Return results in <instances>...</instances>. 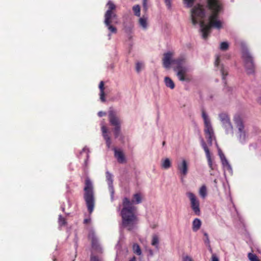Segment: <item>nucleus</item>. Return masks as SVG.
Listing matches in <instances>:
<instances>
[{
    "label": "nucleus",
    "mask_w": 261,
    "mask_h": 261,
    "mask_svg": "<svg viewBox=\"0 0 261 261\" xmlns=\"http://www.w3.org/2000/svg\"><path fill=\"white\" fill-rule=\"evenodd\" d=\"M204 236L206 237V240H207V242H209V239H208V236L207 233H206V232H205V233H204Z\"/></svg>",
    "instance_id": "obj_44"
},
{
    "label": "nucleus",
    "mask_w": 261,
    "mask_h": 261,
    "mask_svg": "<svg viewBox=\"0 0 261 261\" xmlns=\"http://www.w3.org/2000/svg\"><path fill=\"white\" fill-rule=\"evenodd\" d=\"M147 18L144 16H143L139 19V25L144 29H146L147 27Z\"/></svg>",
    "instance_id": "obj_22"
},
{
    "label": "nucleus",
    "mask_w": 261,
    "mask_h": 261,
    "mask_svg": "<svg viewBox=\"0 0 261 261\" xmlns=\"http://www.w3.org/2000/svg\"><path fill=\"white\" fill-rule=\"evenodd\" d=\"M187 195L190 199L191 207L194 213V214L196 216H200L201 211L199 200L193 193L188 192Z\"/></svg>",
    "instance_id": "obj_9"
},
{
    "label": "nucleus",
    "mask_w": 261,
    "mask_h": 261,
    "mask_svg": "<svg viewBox=\"0 0 261 261\" xmlns=\"http://www.w3.org/2000/svg\"><path fill=\"white\" fill-rule=\"evenodd\" d=\"M84 191V198L86 202L88 211L89 214H91L94 210L95 199L93 186L89 177H87L85 179Z\"/></svg>",
    "instance_id": "obj_4"
},
{
    "label": "nucleus",
    "mask_w": 261,
    "mask_h": 261,
    "mask_svg": "<svg viewBox=\"0 0 261 261\" xmlns=\"http://www.w3.org/2000/svg\"><path fill=\"white\" fill-rule=\"evenodd\" d=\"M133 10L134 11L135 15L138 17L140 16V7L139 5H136L133 6Z\"/></svg>",
    "instance_id": "obj_26"
},
{
    "label": "nucleus",
    "mask_w": 261,
    "mask_h": 261,
    "mask_svg": "<svg viewBox=\"0 0 261 261\" xmlns=\"http://www.w3.org/2000/svg\"><path fill=\"white\" fill-rule=\"evenodd\" d=\"M219 118L222 123L224 127L226 129H232V125L230 122V118L226 113H221L219 114Z\"/></svg>",
    "instance_id": "obj_11"
},
{
    "label": "nucleus",
    "mask_w": 261,
    "mask_h": 261,
    "mask_svg": "<svg viewBox=\"0 0 261 261\" xmlns=\"http://www.w3.org/2000/svg\"><path fill=\"white\" fill-rule=\"evenodd\" d=\"M109 120L111 125L114 127V135L115 138H117L121 133V124L120 119L117 116L115 111L110 110L108 114Z\"/></svg>",
    "instance_id": "obj_7"
},
{
    "label": "nucleus",
    "mask_w": 261,
    "mask_h": 261,
    "mask_svg": "<svg viewBox=\"0 0 261 261\" xmlns=\"http://www.w3.org/2000/svg\"><path fill=\"white\" fill-rule=\"evenodd\" d=\"M182 260L183 261H194L193 258L188 255H186V256L183 257Z\"/></svg>",
    "instance_id": "obj_37"
},
{
    "label": "nucleus",
    "mask_w": 261,
    "mask_h": 261,
    "mask_svg": "<svg viewBox=\"0 0 261 261\" xmlns=\"http://www.w3.org/2000/svg\"><path fill=\"white\" fill-rule=\"evenodd\" d=\"M186 59L181 56L172 60V64L174 66V70L177 71L176 75L180 81L190 82L192 80L191 75L188 74V68L185 66Z\"/></svg>",
    "instance_id": "obj_3"
},
{
    "label": "nucleus",
    "mask_w": 261,
    "mask_h": 261,
    "mask_svg": "<svg viewBox=\"0 0 261 261\" xmlns=\"http://www.w3.org/2000/svg\"><path fill=\"white\" fill-rule=\"evenodd\" d=\"M88 238L91 241L92 248L97 252H101V249L98 243V240L94 232H91L89 234Z\"/></svg>",
    "instance_id": "obj_12"
},
{
    "label": "nucleus",
    "mask_w": 261,
    "mask_h": 261,
    "mask_svg": "<svg viewBox=\"0 0 261 261\" xmlns=\"http://www.w3.org/2000/svg\"><path fill=\"white\" fill-rule=\"evenodd\" d=\"M90 261H102V260L98 256L91 254Z\"/></svg>",
    "instance_id": "obj_32"
},
{
    "label": "nucleus",
    "mask_w": 261,
    "mask_h": 261,
    "mask_svg": "<svg viewBox=\"0 0 261 261\" xmlns=\"http://www.w3.org/2000/svg\"><path fill=\"white\" fill-rule=\"evenodd\" d=\"M172 56L173 54L171 52H168L164 54L163 64L165 68H169L171 64H172V60H173L172 59Z\"/></svg>",
    "instance_id": "obj_14"
},
{
    "label": "nucleus",
    "mask_w": 261,
    "mask_h": 261,
    "mask_svg": "<svg viewBox=\"0 0 261 261\" xmlns=\"http://www.w3.org/2000/svg\"><path fill=\"white\" fill-rule=\"evenodd\" d=\"M248 257L250 261H260L257 255L252 253L248 254Z\"/></svg>",
    "instance_id": "obj_28"
},
{
    "label": "nucleus",
    "mask_w": 261,
    "mask_h": 261,
    "mask_svg": "<svg viewBox=\"0 0 261 261\" xmlns=\"http://www.w3.org/2000/svg\"><path fill=\"white\" fill-rule=\"evenodd\" d=\"M142 202V196L140 193H136L133 195L130 201L128 198L125 197L122 200V208L120 215L122 218V227L128 231L135 229L137 225L139 219L137 215V207L134 204H139Z\"/></svg>",
    "instance_id": "obj_2"
},
{
    "label": "nucleus",
    "mask_w": 261,
    "mask_h": 261,
    "mask_svg": "<svg viewBox=\"0 0 261 261\" xmlns=\"http://www.w3.org/2000/svg\"><path fill=\"white\" fill-rule=\"evenodd\" d=\"M220 62V56H217L216 58V61L215 62V65L216 66H218Z\"/></svg>",
    "instance_id": "obj_39"
},
{
    "label": "nucleus",
    "mask_w": 261,
    "mask_h": 261,
    "mask_svg": "<svg viewBox=\"0 0 261 261\" xmlns=\"http://www.w3.org/2000/svg\"><path fill=\"white\" fill-rule=\"evenodd\" d=\"M201 146H202L203 149H204V150L205 152L206 157L207 160L208 166L210 167V168L211 169L213 170L214 168L213 167V162H212V160L211 159V153H210L209 149L208 148L205 142L204 141V140L203 139H202V140H201Z\"/></svg>",
    "instance_id": "obj_15"
},
{
    "label": "nucleus",
    "mask_w": 261,
    "mask_h": 261,
    "mask_svg": "<svg viewBox=\"0 0 261 261\" xmlns=\"http://www.w3.org/2000/svg\"><path fill=\"white\" fill-rule=\"evenodd\" d=\"M199 194L203 198H204L206 196V188L205 186L203 185L200 188V190H199Z\"/></svg>",
    "instance_id": "obj_27"
},
{
    "label": "nucleus",
    "mask_w": 261,
    "mask_h": 261,
    "mask_svg": "<svg viewBox=\"0 0 261 261\" xmlns=\"http://www.w3.org/2000/svg\"><path fill=\"white\" fill-rule=\"evenodd\" d=\"M129 261H136V258L135 256H134Z\"/></svg>",
    "instance_id": "obj_45"
},
{
    "label": "nucleus",
    "mask_w": 261,
    "mask_h": 261,
    "mask_svg": "<svg viewBox=\"0 0 261 261\" xmlns=\"http://www.w3.org/2000/svg\"><path fill=\"white\" fill-rule=\"evenodd\" d=\"M219 155L221 160L223 166H226L229 169L230 168V165L229 164V163L226 159L224 154L222 152L221 150L219 151Z\"/></svg>",
    "instance_id": "obj_19"
},
{
    "label": "nucleus",
    "mask_w": 261,
    "mask_h": 261,
    "mask_svg": "<svg viewBox=\"0 0 261 261\" xmlns=\"http://www.w3.org/2000/svg\"><path fill=\"white\" fill-rule=\"evenodd\" d=\"M164 82L166 86L167 87L170 88L171 89H173L175 87V84L173 81L169 77H165L164 79Z\"/></svg>",
    "instance_id": "obj_21"
},
{
    "label": "nucleus",
    "mask_w": 261,
    "mask_h": 261,
    "mask_svg": "<svg viewBox=\"0 0 261 261\" xmlns=\"http://www.w3.org/2000/svg\"><path fill=\"white\" fill-rule=\"evenodd\" d=\"M164 2L168 8H170L171 6V0H164Z\"/></svg>",
    "instance_id": "obj_40"
},
{
    "label": "nucleus",
    "mask_w": 261,
    "mask_h": 261,
    "mask_svg": "<svg viewBox=\"0 0 261 261\" xmlns=\"http://www.w3.org/2000/svg\"><path fill=\"white\" fill-rule=\"evenodd\" d=\"M159 239L156 234H153L152 237L151 245L159 249Z\"/></svg>",
    "instance_id": "obj_23"
},
{
    "label": "nucleus",
    "mask_w": 261,
    "mask_h": 261,
    "mask_svg": "<svg viewBox=\"0 0 261 261\" xmlns=\"http://www.w3.org/2000/svg\"><path fill=\"white\" fill-rule=\"evenodd\" d=\"M242 58L244 62L246 71L248 74H253L255 71V65L253 58L248 50L243 52Z\"/></svg>",
    "instance_id": "obj_8"
},
{
    "label": "nucleus",
    "mask_w": 261,
    "mask_h": 261,
    "mask_svg": "<svg viewBox=\"0 0 261 261\" xmlns=\"http://www.w3.org/2000/svg\"><path fill=\"white\" fill-rule=\"evenodd\" d=\"M165 141H164V142H163V145L164 146V145H165Z\"/></svg>",
    "instance_id": "obj_47"
},
{
    "label": "nucleus",
    "mask_w": 261,
    "mask_h": 261,
    "mask_svg": "<svg viewBox=\"0 0 261 261\" xmlns=\"http://www.w3.org/2000/svg\"><path fill=\"white\" fill-rule=\"evenodd\" d=\"M107 6L108 9L105 14L104 23L110 32L109 34L110 38L111 33L116 34L117 32L116 28L111 24L113 20L117 18V15L115 13L116 7L112 1H109L107 4Z\"/></svg>",
    "instance_id": "obj_5"
},
{
    "label": "nucleus",
    "mask_w": 261,
    "mask_h": 261,
    "mask_svg": "<svg viewBox=\"0 0 261 261\" xmlns=\"http://www.w3.org/2000/svg\"><path fill=\"white\" fill-rule=\"evenodd\" d=\"M106 179L109 185L110 188H112V184H113V178L112 175L109 172L107 171L106 173Z\"/></svg>",
    "instance_id": "obj_24"
},
{
    "label": "nucleus",
    "mask_w": 261,
    "mask_h": 261,
    "mask_svg": "<svg viewBox=\"0 0 261 261\" xmlns=\"http://www.w3.org/2000/svg\"><path fill=\"white\" fill-rule=\"evenodd\" d=\"M220 71L222 76V79L224 80L225 79V77L228 74V71L226 69H225L223 66H221Z\"/></svg>",
    "instance_id": "obj_29"
},
{
    "label": "nucleus",
    "mask_w": 261,
    "mask_h": 261,
    "mask_svg": "<svg viewBox=\"0 0 261 261\" xmlns=\"http://www.w3.org/2000/svg\"><path fill=\"white\" fill-rule=\"evenodd\" d=\"M177 169L180 174L185 177L188 172V165L187 162L185 160H183L181 163L177 165Z\"/></svg>",
    "instance_id": "obj_13"
},
{
    "label": "nucleus",
    "mask_w": 261,
    "mask_h": 261,
    "mask_svg": "<svg viewBox=\"0 0 261 261\" xmlns=\"http://www.w3.org/2000/svg\"><path fill=\"white\" fill-rule=\"evenodd\" d=\"M258 102L261 104V98L258 99Z\"/></svg>",
    "instance_id": "obj_46"
},
{
    "label": "nucleus",
    "mask_w": 261,
    "mask_h": 261,
    "mask_svg": "<svg viewBox=\"0 0 261 261\" xmlns=\"http://www.w3.org/2000/svg\"><path fill=\"white\" fill-rule=\"evenodd\" d=\"M228 44L226 42H222L220 44V49L222 50H226L228 48Z\"/></svg>",
    "instance_id": "obj_30"
},
{
    "label": "nucleus",
    "mask_w": 261,
    "mask_h": 261,
    "mask_svg": "<svg viewBox=\"0 0 261 261\" xmlns=\"http://www.w3.org/2000/svg\"><path fill=\"white\" fill-rule=\"evenodd\" d=\"M202 117L204 120V132L205 135V138L207 139L209 145L211 146L213 143V140L215 139V136L210 120L208 118V116L203 109L202 110Z\"/></svg>",
    "instance_id": "obj_6"
},
{
    "label": "nucleus",
    "mask_w": 261,
    "mask_h": 261,
    "mask_svg": "<svg viewBox=\"0 0 261 261\" xmlns=\"http://www.w3.org/2000/svg\"><path fill=\"white\" fill-rule=\"evenodd\" d=\"M106 115V113L105 112L100 111L98 113V115L99 117H102L103 116H105Z\"/></svg>",
    "instance_id": "obj_42"
},
{
    "label": "nucleus",
    "mask_w": 261,
    "mask_h": 261,
    "mask_svg": "<svg viewBox=\"0 0 261 261\" xmlns=\"http://www.w3.org/2000/svg\"><path fill=\"white\" fill-rule=\"evenodd\" d=\"M91 222V219L90 218H86L84 220V223L85 224H87L90 223Z\"/></svg>",
    "instance_id": "obj_41"
},
{
    "label": "nucleus",
    "mask_w": 261,
    "mask_h": 261,
    "mask_svg": "<svg viewBox=\"0 0 261 261\" xmlns=\"http://www.w3.org/2000/svg\"><path fill=\"white\" fill-rule=\"evenodd\" d=\"M212 261H219L218 258L215 255H212Z\"/></svg>",
    "instance_id": "obj_43"
},
{
    "label": "nucleus",
    "mask_w": 261,
    "mask_h": 261,
    "mask_svg": "<svg viewBox=\"0 0 261 261\" xmlns=\"http://www.w3.org/2000/svg\"><path fill=\"white\" fill-rule=\"evenodd\" d=\"M133 251L134 253L138 255H140L142 254L141 249L139 245L137 243H135L133 245Z\"/></svg>",
    "instance_id": "obj_25"
},
{
    "label": "nucleus",
    "mask_w": 261,
    "mask_h": 261,
    "mask_svg": "<svg viewBox=\"0 0 261 261\" xmlns=\"http://www.w3.org/2000/svg\"><path fill=\"white\" fill-rule=\"evenodd\" d=\"M143 10L146 12L147 10V0H143Z\"/></svg>",
    "instance_id": "obj_38"
},
{
    "label": "nucleus",
    "mask_w": 261,
    "mask_h": 261,
    "mask_svg": "<svg viewBox=\"0 0 261 261\" xmlns=\"http://www.w3.org/2000/svg\"><path fill=\"white\" fill-rule=\"evenodd\" d=\"M142 67H143V64L141 63L138 62L136 64V71L138 72H139L141 71Z\"/></svg>",
    "instance_id": "obj_35"
},
{
    "label": "nucleus",
    "mask_w": 261,
    "mask_h": 261,
    "mask_svg": "<svg viewBox=\"0 0 261 261\" xmlns=\"http://www.w3.org/2000/svg\"><path fill=\"white\" fill-rule=\"evenodd\" d=\"M184 1L188 7H192L195 0H184Z\"/></svg>",
    "instance_id": "obj_33"
},
{
    "label": "nucleus",
    "mask_w": 261,
    "mask_h": 261,
    "mask_svg": "<svg viewBox=\"0 0 261 261\" xmlns=\"http://www.w3.org/2000/svg\"><path fill=\"white\" fill-rule=\"evenodd\" d=\"M101 131L102 136L106 141V144L108 148L111 147L112 141L110 137L108 134V129L106 126L103 125L101 126Z\"/></svg>",
    "instance_id": "obj_17"
},
{
    "label": "nucleus",
    "mask_w": 261,
    "mask_h": 261,
    "mask_svg": "<svg viewBox=\"0 0 261 261\" xmlns=\"http://www.w3.org/2000/svg\"><path fill=\"white\" fill-rule=\"evenodd\" d=\"M234 121L238 128V130L240 133V140L241 142H243L245 139V133L244 130V126L243 125L242 119L239 115L236 116L234 117Z\"/></svg>",
    "instance_id": "obj_10"
},
{
    "label": "nucleus",
    "mask_w": 261,
    "mask_h": 261,
    "mask_svg": "<svg viewBox=\"0 0 261 261\" xmlns=\"http://www.w3.org/2000/svg\"><path fill=\"white\" fill-rule=\"evenodd\" d=\"M201 225V222L198 218H195L192 222V229L194 231L198 230Z\"/></svg>",
    "instance_id": "obj_18"
},
{
    "label": "nucleus",
    "mask_w": 261,
    "mask_h": 261,
    "mask_svg": "<svg viewBox=\"0 0 261 261\" xmlns=\"http://www.w3.org/2000/svg\"><path fill=\"white\" fill-rule=\"evenodd\" d=\"M207 7L212 13L208 17V23L205 24L202 19L205 17V10L202 5L198 4L191 10V19L192 23L195 25L200 20L199 24L202 34V38L206 39L212 28L220 29L222 28V22L218 19V15L222 8L221 2L219 0H207Z\"/></svg>",
    "instance_id": "obj_1"
},
{
    "label": "nucleus",
    "mask_w": 261,
    "mask_h": 261,
    "mask_svg": "<svg viewBox=\"0 0 261 261\" xmlns=\"http://www.w3.org/2000/svg\"><path fill=\"white\" fill-rule=\"evenodd\" d=\"M58 222L60 225H64L66 223L65 218L62 217L61 215H59V216Z\"/></svg>",
    "instance_id": "obj_31"
},
{
    "label": "nucleus",
    "mask_w": 261,
    "mask_h": 261,
    "mask_svg": "<svg viewBox=\"0 0 261 261\" xmlns=\"http://www.w3.org/2000/svg\"><path fill=\"white\" fill-rule=\"evenodd\" d=\"M113 150L114 151V156L117 159L118 162L120 164L125 163L126 160L123 151L121 150L117 149L116 148H114Z\"/></svg>",
    "instance_id": "obj_16"
},
{
    "label": "nucleus",
    "mask_w": 261,
    "mask_h": 261,
    "mask_svg": "<svg viewBox=\"0 0 261 261\" xmlns=\"http://www.w3.org/2000/svg\"><path fill=\"white\" fill-rule=\"evenodd\" d=\"M99 88L100 91H105V87H104V82L103 81H101L99 84Z\"/></svg>",
    "instance_id": "obj_36"
},
{
    "label": "nucleus",
    "mask_w": 261,
    "mask_h": 261,
    "mask_svg": "<svg viewBox=\"0 0 261 261\" xmlns=\"http://www.w3.org/2000/svg\"><path fill=\"white\" fill-rule=\"evenodd\" d=\"M100 99L102 102H105L106 101V98H105V91H100Z\"/></svg>",
    "instance_id": "obj_34"
},
{
    "label": "nucleus",
    "mask_w": 261,
    "mask_h": 261,
    "mask_svg": "<svg viewBox=\"0 0 261 261\" xmlns=\"http://www.w3.org/2000/svg\"><path fill=\"white\" fill-rule=\"evenodd\" d=\"M171 166V162L169 159L166 158L162 161L161 167L165 169H168Z\"/></svg>",
    "instance_id": "obj_20"
}]
</instances>
